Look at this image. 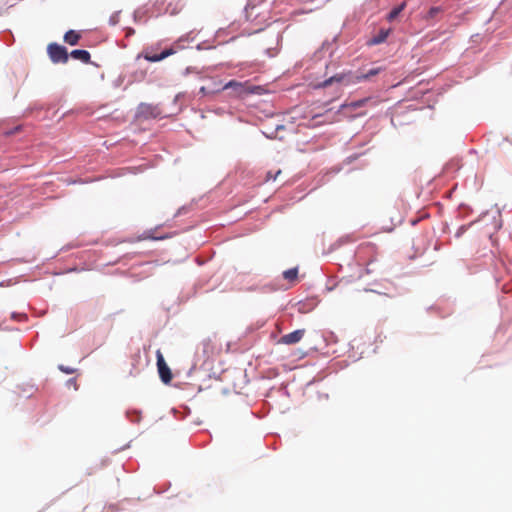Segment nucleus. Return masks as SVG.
I'll list each match as a JSON object with an SVG mask.
<instances>
[{
    "label": "nucleus",
    "mask_w": 512,
    "mask_h": 512,
    "mask_svg": "<svg viewBox=\"0 0 512 512\" xmlns=\"http://www.w3.org/2000/svg\"><path fill=\"white\" fill-rule=\"evenodd\" d=\"M183 42H184V39L179 38L170 47L164 49L160 54H151L149 49H146L145 52L143 53V57L148 62H159V61L183 50L185 48L183 45Z\"/></svg>",
    "instance_id": "f257e3e1"
},
{
    "label": "nucleus",
    "mask_w": 512,
    "mask_h": 512,
    "mask_svg": "<svg viewBox=\"0 0 512 512\" xmlns=\"http://www.w3.org/2000/svg\"><path fill=\"white\" fill-rule=\"evenodd\" d=\"M334 83H339L345 86L358 83L357 73L353 71H345L331 76L320 84V87H327Z\"/></svg>",
    "instance_id": "f03ea898"
},
{
    "label": "nucleus",
    "mask_w": 512,
    "mask_h": 512,
    "mask_svg": "<svg viewBox=\"0 0 512 512\" xmlns=\"http://www.w3.org/2000/svg\"><path fill=\"white\" fill-rule=\"evenodd\" d=\"M48 55L53 63H66L69 58L67 49L57 43H50L47 47Z\"/></svg>",
    "instance_id": "7ed1b4c3"
},
{
    "label": "nucleus",
    "mask_w": 512,
    "mask_h": 512,
    "mask_svg": "<svg viewBox=\"0 0 512 512\" xmlns=\"http://www.w3.org/2000/svg\"><path fill=\"white\" fill-rule=\"evenodd\" d=\"M157 370L159 377L164 384H169L172 381V370L164 359L163 354H157Z\"/></svg>",
    "instance_id": "20e7f679"
},
{
    "label": "nucleus",
    "mask_w": 512,
    "mask_h": 512,
    "mask_svg": "<svg viewBox=\"0 0 512 512\" xmlns=\"http://www.w3.org/2000/svg\"><path fill=\"white\" fill-rule=\"evenodd\" d=\"M223 89H231L236 97H243L244 95L253 93V90L246 84L234 80L225 84Z\"/></svg>",
    "instance_id": "39448f33"
},
{
    "label": "nucleus",
    "mask_w": 512,
    "mask_h": 512,
    "mask_svg": "<svg viewBox=\"0 0 512 512\" xmlns=\"http://www.w3.org/2000/svg\"><path fill=\"white\" fill-rule=\"evenodd\" d=\"M304 334H305L304 329L295 330L291 333L283 335L279 339V343L287 344V345L298 343L303 338Z\"/></svg>",
    "instance_id": "423d86ee"
},
{
    "label": "nucleus",
    "mask_w": 512,
    "mask_h": 512,
    "mask_svg": "<svg viewBox=\"0 0 512 512\" xmlns=\"http://www.w3.org/2000/svg\"><path fill=\"white\" fill-rule=\"evenodd\" d=\"M71 57L83 63L90 62V53L87 50L76 49L70 53Z\"/></svg>",
    "instance_id": "0eeeda50"
},
{
    "label": "nucleus",
    "mask_w": 512,
    "mask_h": 512,
    "mask_svg": "<svg viewBox=\"0 0 512 512\" xmlns=\"http://www.w3.org/2000/svg\"><path fill=\"white\" fill-rule=\"evenodd\" d=\"M81 38V34L75 30H69L64 35V41L69 45H77Z\"/></svg>",
    "instance_id": "6e6552de"
},
{
    "label": "nucleus",
    "mask_w": 512,
    "mask_h": 512,
    "mask_svg": "<svg viewBox=\"0 0 512 512\" xmlns=\"http://www.w3.org/2000/svg\"><path fill=\"white\" fill-rule=\"evenodd\" d=\"M381 72L380 67L372 68L367 72H356L358 83L361 81L369 80L371 77L378 75Z\"/></svg>",
    "instance_id": "1a4fd4ad"
},
{
    "label": "nucleus",
    "mask_w": 512,
    "mask_h": 512,
    "mask_svg": "<svg viewBox=\"0 0 512 512\" xmlns=\"http://www.w3.org/2000/svg\"><path fill=\"white\" fill-rule=\"evenodd\" d=\"M443 12L441 7H431L429 11L423 16V19L430 22L438 17Z\"/></svg>",
    "instance_id": "9d476101"
},
{
    "label": "nucleus",
    "mask_w": 512,
    "mask_h": 512,
    "mask_svg": "<svg viewBox=\"0 0 512 512\" xmlns=\"http://www.w3.org/2000/svg\"><path fill=\"white\" fill-rule=\"evenodd\" d=\"M371 100H372V98H370V97L363 98V99H360V100H357V101H353V102H351L349 104H344V105H342V108L349 107V108H352V109H357V108L365 106Z\"/></svg>",
    "instance_id": "9b49d317"
},
{
    "label": "nucleus",
    "mask_w": 512,
    "mask_h": 512,
    "mask_svg": "<svg viewBox=\"0 0 512 512\" xmlns=\"http://www.w3.org/2000/svg\"><path fill=\"white\" fill-rule=\"evenodd\" d=\"M405 6H406V4H405V2H403L398 7H395L394 9H392L389 12V14L387 15V20L390 21V22L395 20L398 17V15L403 11Z\"/></svg>",
    "instance_id": "f8f14e48"
},
{
    "label": "nucleus",
    "mask_w": 512,
    "mask_h": 512,
    "mask_svg": "<svg viewBox=\"0 0 512 512\" xmlns=\"http://www.w3.org/2000/svg\"><path fill=\"white\" fill-rule=\"evenodd\" d=\"M298 276L297 268H291L283 272L284 279L292 282L295 281Z\"/></svg>",
    "instance_id": "ddd939ff"
},
{
    "label": "nucleus",
    "mask_w": 512,
    "mask_h": 512,
    "mask_svg": "<svg viewBox=\"0 0 512 512\" xmlns=\"http://www.w3.org/2000/svg\"><path fill=\"white\" fill-rule=\"evenodd\" d=\"M183 8V5L179 2L173 4V3H169L168 6H167V9H166V12H168L169 14L171 15H176L177 13H179Z\"/></svg>",
    "instance_id": "4468645a"
},
{
    "label": "nucleus",
    "mask_w": 512,
    "mask_h": 512,
    "mask_svg": "<svg viewBox=\"0 0 512 512\" xmlns=\"http://www.w3.org/2000/svg\"><path fill=\"white\" fill-rule=\"evenodd\" d=\"M387 36H388V31H385V32H384V31H382V32L379 34V36H377V37H375V38L373 39V43H374V44L381 43V42H383V41H385V40H386Z\"/></svg>",
    "instance_id": "2eb2a0df"
},
{
    "label": "nucleus",
    "mask_w": 512,
    "mask_h": 512,
    "mask_svg": "<svg viewBox=\"0 0 512 512\" xmlns=\"http://www.w3.org/2000/svg\"><path fill=\"white\" fill-rule=\"evenodd\" d=\"M11 317L13 319H16V320H19V321H24V320H27V315L24 314V313H20V314H16V313H13L11 315Z\"/></svg>",
    "instance_id": "dca6fc26"
},
{
    "label": "nucleus",
    "mask_w": 512,
    "mask_h": 512,
    "mask_svg": "<svg viewBox=\"0 0 512 512\" xmlns=\"http://www.w3.org/2000/svg\"><path fill=\"white\" fill-rule=\"evenodd\" d=\"M59 369H60L61 371L65 372V373H67V374H72V373H74V372L76 371V369H75V368L66 367V366H64V365H60V366H59Z\"/></svg>",
    "instance_id": "f3484780"
},
{
    "label": "nucleus",
    "mask_w": 512,
    "mask_h": 512,
    "mask_svg": "<svg viewBox=\"0 0 512 512\" xmlns=\"http://www.w3.org/2000/svg\"><path fill=\"white\" fill-rule=\"evenodd\" d=\"M280 173H281V170H278L275 174H272V172L269 171L267 173V180H270V179L275 180Z\"/></svg>",
    "instance_id": "a211bd4d"
},
{
    "label": "nucleus",
    "mask_w": 512,
    "mask_h": 512,
    "mask_svg": "<svg viewBox=\"0 0 512 512\" xmlns=\"http://www.w3.org/2000/svg\"><path fill=\"white\" fill-rule=\"evenodd\" d=\"M149 109H151V106H149V105H141L140 106V112L142 114L147 113Z\"/></svg>",
    "instance_id": "6ab92c4d"
},
{
    "label": "nucleus",
    "mask_w": 512,
    "mask_h": 512,
    "mask_svg": "<svg viewBox=\"0 0 512 512\" xmlns=\"http://www.w3.org/2000/svg\"><path fill=\"white\" fill-rule=\"evenodd\" d=\"M69 385H73L75 389H77V382H76V379L72 378V379H69L68 382H67Z\"/></svg>",
    "instance_id": "aec40b11"
},
{
    "label": "nucleus",
    "mask_w": 512,
    "mask_h": 512,
    "mask_svg": "<svg viewBox=\"0 0 512 512\" xmlns=\"http://www.w3.org/2000/svg\"><path fill=\"white\" fill-rule=\"evenodd\" d=\"M200 93H202V94H205V93H206V89H205V87H201V88H200Z\"/></svg>",
    "instance_id": "412c9836"
},
{
    "label": "nucleus",
    "mask_w": 512,
    "mask_h": 512,
    "mask_svg": "<svg viewBox=\"0 0 512 512\" xmlns=\"http://www.w3.org/2000/svg\"><path fill=\"white\" fill-rule=\"evenodd\" d=\"M321 117V115H315L313 118H312V121H315L317 118Z\"/></svg>",
    "instance_id": "4be33fe9"
},
{
    "label": "nucleus",
    "mask_w": 512,
    "mask_h": 512,
    "mask_svg": "<svg viewBox=\"0 0 512 512\" xmlns=\"http://www.w3.org/2000/svg\"><path fill=\"white\" fill-rule=\"evenodd\" d=\"M174 370H175L176 373L180 372V368H178V367H174Z\"/></svg>",
    "instance_id": "5701e85b"
},
{
    "label": "nucleus",
    "mask_w": 512,
    "mask_h": 512,
    "mask_svg": "<svg viewBox=\"0 0 512 512\" xmlns=\"http://www.w3.org/2000/svg\"><path fill=\"white\" fill-rule=\"evenodd\" d=\"M319 124H320V122H315L312 125L315 126V125H319Z\"/></svg>",
    "instance_id": "b1692460"
}]
</instances>
